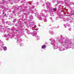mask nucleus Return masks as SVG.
<instances>
[{
	"label": "nucleus",
	"mask_w": 74,
	"mask_h": 74,
	"mask_svg": "<svg viewBox=\"0 0 74 74\" xmlns=\"http://www.w3.org/2000/svg\"><path fill=\"white\" fill-rule=\"evenodd\" d=\"M46 45H43L42 46L41 49H45V48H46Z\"/></svg>",
	"instance_id": "1"
},
{
	"label": "nucleus",
	"mask_w": 74,
	"mask_h": 74,
	"mask_svg": "<svg viewBox=\"0 0 74 74\" xmlns=\"http://www.w3.org/2000/svg\"><path fill=\"white\" fill-rule=\"evenodd\" d=\"M3 49L4 51H6V50H7V47H4Z\"/></svg>",
	"instance_id": "2"
},
{
	"label": "nucleus",
	"mask_w": 74,
	"mask_h": 74,
	"mask_svg": "<svg viewBox=\"0 0 74 74\" xmlns=\"http://www.w3.org/2000/svg\"><path fill=\"white\" fill-rule=\"evenodd\" d=\"M54 11H56V8H54Z\"/></svg>",
	"instance_id": "3"
},
{
	"label": "nucleus",
	"mask_w": 74,
	"mask_h": 74,
	"mask_svg": "<svg viewBox=\"0 0 74 74\" xmlns=\"http://www.w3.org/2000/svg\"><path fill=\"white\" fill-rule=\"evenodd\" d=\"M65 44H67V42H64Z\"/></svg>",
	"instance_id": "4"
},
{
	"label": "nucleus",
	"mask_w": 74,
	"mask_h": 74,
	"mask_svg": "<svg viewBox=\"0 0 74 74\" xmlns=\"http://www.w3.org/2000/svg\"><path fill=\"white\" fill-rule=\"evenodd\" d=\"M5 15H6V14H5L4 15V16H5Z\"/></svg>",
	"instance_id": "5"
},
{
	"label": "nucleus",
	"mask_w": 74,
	"mask_h": 74,
	"mask_svg": "<svg viewBox=\"0 0 74 74\" xmlns=\"http://www.w3.org/2000/svg\"><path fill=\"white\" fill-rule=\"evenodd\" d=\"M16 32H18V30H16Z\"/></svg>",
	"instance_id": "6"
},
{
	"label": "nucleus",
	"mask_w": 74,
	"mask_h": 74,
	"mask_svg": "<svg viewBox=\"0 0 74 74\" xmlns=\"http://www.w3.org/2000/svg\"><path fill=\"white\" fill-rule=\"evenodd\" d=\"M8 1H10V0H8Z\"/></svg>",
	"instance_id": "7"
},
{
	"label": "nucleus",
	"mask_w": 74,
	"mask_h": 74,
	"mask_svg": "<svg viewBox=\"0 0 74 74\" xmlns=\"http://www.w3.org/2000/svg\"><path fill=\"white\" fill-rule=\"evenodd\" d=\"M3 1H4V0H2Z\"/></svg>",
	"instance_id": "8"
},
{
	"label": "nucleus",
	"mask_w": 74,
	"mask_h": 74,
	"mask_svg": "<svg viewBox=\"0 0 74 74\" xmlns=\"http://www.w3.org/2000/svg\"><path fill=\"white\" fill-rule=\"evenodd\" d=\"M3 14H4V12H3Z\"/></svg>",
	"instance_id": "9"
}]
</instances>
